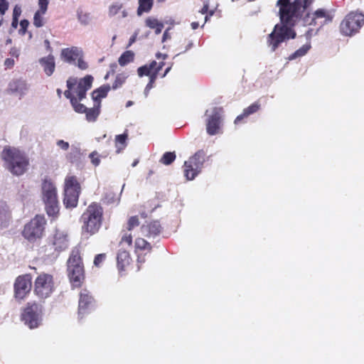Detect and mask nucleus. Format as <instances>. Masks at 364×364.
Segmentation results:
<instances>
[{
	"label": "nucleus",
	"instance_id": "nucleus-1",
	"mask_svg": "<svg viewBox=\"0 0 364 364\" xmlns=\"http://www.w3.org/2000/svg\"><path fill=\"white\" fill-rule=\"evenodd\" d=\"M314 2V0H277L276 6L279 9L278 15L281 23L275 25L267 38L272 51H275L285 40L295 38L296 33L292 28Z\"/></svg>",
	"mask_w": 364,
	"mask_h": 364
},
{
	"label": "nucleus",
	"instance_id": "nucleus-2",
	"mask_svg": "<svg viewBox=\"0 0 364 364\" xmlns=\"http://www.w3.org/2000/svg\"><path fill=\"white\" fill-rule=\"evenodd\" d=\"M93 80V77L87 75L79 80L76 77H70L66 82L68 90L64 92V95L70 100L77 113L83 114L86 112L87 107L79 102L86 97L87 92L92 87Z\"/></svg>",
	"mask_w": 364,
	"mask_h": 364
},
{
	"label": "nucleus",
	"instance_id": "nucleus-3",
	"mask_svg": "<svg viewBox=\"0 0 364 364\" xmlns=\"http://www.w3.org/2000/svg\"><path fill=\"white\" fill-rule=\"evenodd\" d=\"M1 158L5 168L14 176L24 174L29 166V159L25 151L10 146L4 147Z\"/></svg>",
	"mask_w": 364,
	"mask_h": 364
},
{
	"label": "nucleus",
	"instance_id": "nucleus-4",
	"mask_svg": "<svg viewBox=\"0 0 364 364\" xmlns=\"http://www.w3.org/2000/svg\"><path fill=\"white\" fill-rule=\"evenodd\" d=\"M104 210L102 205L97 203H91L80 216L82 235L92 236L97 233L103 222Z\"/></svg>",
	"mask_w": 364,
	"mask_h": 364
},
{
	"label": "nucleus",
	"instance_id": "nucleus-5",
	"mask_svg": "<svg viewBox=\"0 0 364 364\" xmlns=\"http://www.w3.org/2000/svg\"><path fill=\"white\" fill-rule=\"evenodd\" d=\"M67 267L70 282L75 287H80L85 279V268L78 248L72 250L67 262Z\"/></svg>",
	"mask_w": 364,
	"mask_h": 364
},
{
	"label": "nucleus",
	"instance_id": "nucleus-6",
	"mask_svg": "<svg viewBox=\"0 0 364 364\" xmlns=\"http://www.w3.org/2000/svg\"><path fill=\"white\" fill-rule=\"evenodd\" d=\"M42 199L49 216L55 217L59 213L57 189L50 178H45L41 185Z\"/></svg>",
	"mask_w": 364,
	"mask_h": 364
},
{
	"label": "nucleus",
	"instance_id": "nucleus-7",
	"mask_svg": "<svg viewBox=\"0 0 364 364\" xmlns=\"http://www.w3.org/2000/svg\"><path fill=\"white\" fill-rule=\"evenodd\" d=\"M55 291L53 275L41 272L36 277L33 284V294L41 301L50 298Z\"/></svg>",
	"mask_w": 364,
	"mask_h": 364
},
{
	"label": "nucleus",
	"instance_id": "nucleus-8",
	"mask_svg": "<svg viewBox=\"0 0 364 364\" xmlns=\"http://www.w3.org/2000/svg\"><path fill=\"white\" fill-rule=\"evenodd\" d=\"M81 186L75 176H67L64 183L63 203L66 208H73L77 205Z\"/></svg>",
	"mask_w": 364,
	"mask_h": 364
},
{
	"label": "nucleus",
	"instance_id": "nucleus-9",
	"mask_svg": "<svg viewBox=\"0 0 364 364\" xmlns=\"http://www.w3.org/2000/svg\"><path fill=\"white\" fill-rule=\"evenodd\" d=\"M46 225V220L45 217L41 215H36L25 225L22 235L25 239L33 242L43 237Z\"/></svg>",
	"mask_w": 364,
	"mask_h": 364
},
{
	"label": "nucleus",
	"instance_id": "nucleus-10",
	"mask_svg": "<svg viewBox=\"0 0 364 364\" xmlns=\"http://www.w3.org/2000/svg\"><path fill=\"white\" fill-rule=\"evenodd\" d=\"M205 157V151L200 149L184 162L183 172L187 180H193L201 172Z\"/></svg>",
	"mask_w": 364,
	"mask_h": 364
},
{
	"label": "nucleus",
	"instance_id": "nucleus-11",
	"mask_svg": "<svg viewBox=\"0 0 364 364\" xmlns=\"http://www.w3.org/2000/svg\"><path fill=\"white\" fill-rule=\"evenodd\" d=\"M42 306L36 301L28 302L21 314V320L31 329L38 328L41 323Z\"/></svg>",
	"mask_w": 364,
	"mask_h": 364
},
{
	"label": "nucleus",
	"instance_id": "nucleus-12",
	"mask_svg": "<svg viewBox=\"0 0 364 364\" xmlns=\"http://www.w3.org/2000/svg\"><path fill=\"white\" fill-rule=\"evenodd\" d=\"M364 24V15L360 13L350 12L341 23V31L346 36H352L357 33Z\"/></svg>",
	"mask_w": 364,
	"mask_h": 364
},
{
	"label": "nucleus",
	"instance_id": "nucleus-13",
	"mask_svg": "<svg viewBox=\"0 0 364 364\" xmlns=\"http://www.w3.org/2000/svg\"><path fill=\"white\" fill-rule=\"evenodd\" d=\"M32 288V277L30 274L18 276L14 284V296L18 301L25 299Z\"/></svg>",
	"mask_w": 364,
	"mask_h": 364
},
{
	"label": "nucleus",
	"instance_id": "nucleus-14",
	"mask_svg": "<svg viewBox=\"0 0 364 364\" xmlns=\"http://www.w3.org/2000/svg\"><path fill=\"white\" fill-rule=\"evenodd\" d=\"M223 109L217 107H213L210 114H208V110L206 111V131L209 135H216L220 132L223 123Z\"/></svg>",
	"mask_w": 364,
	"mask_h": 364
},
{
	"label": "nucleus",
	"instance_id": "nucleus-15",
	"mask_svg": "<svg viewBox=\"0 0 364 364\" xmlns=\"http://www.w3.org/2000/svg\"><path fill=\"white\" fill-rule=\"evenodd\" d=\"M309 8L302 18L298 21L303 20L304 23L308 25H323L331 22L333 16L331 13L323 9H318L313 13L309 11Z\"/></svg>",
	"mask_w": 364,
	"mask_h": 364
},
{
	"label": "nucleus",
	"instance_id": "nucleus-16",
	"mask_svg": "<svg viewBox=\"0 0 364 364\" xmlns=\"http://www.w3.org/2000/svg\"><path fill=\"white\" fill-rule=\"evenodd\" d=\"M96 301L90 291L83 289L80 294L78 302V314H85L95 306Z\"/></svg>",
	"mask_w": 364,
	"mask_h": 364
},
{
	"label": "nucleus",
	"instance_id": "nucleus-17",
	"mask_svg": "<svg viewBox=\"0 0 364 364\" xmlns=\"http://www.w3.org/2000/svg\"><path fill=\"white\" fill-rule=\"evenodd\" d=\"M142 235L147 237H155L162 231V226L159 220H153L141 226Z\"/></svg>",
	"mask_w": 364,
	"mask_h": 364
},
{
	"label": "nucleus",
	"instance_id": "nucleus-18",
	"mask_svg": "<svg viewBox=\"0 0 364 364\" xmlns=\"http://www.w3.org/2000/svg\"><path fill=\"white\" fill-rule=\"evenodd\" d=\"M132 258L128 251L119 250L117 255V267L119 272H124L130 266Z\"/></svg>",
	"mask_w": 364,
	"mask_h": 364
},
{
	"label": "nucleus",
	"instance_id": "nucleus-19",
	"mask_svg": "<svg viewBox=\"0 0 364 364\" xmlns=\"http://www.w3.org/2000/svg\"><path fill=\"white\" fill-rule=\"evenodd\" d=\"M82 50L77 47L73 46L71 48H64L61 50V58L66 63H73L82 55Z\"/></svg>",
	"mask_w": 364,
	"mask_h": 364
},
{
	"label": "nucleus",
	"instance_id": "nucleus-20",
	"mask_svg": "<svg viewBox=\"0 0 364 364\" xmlns=\"http://www.w3.org/2000/svg\"><path fill=\"white\" fill-rule=\"evenodd\" d=\"M53 245L58 252L65 250L69 245L68 235L62 232L56 231L53 235Z\"/></svg>",
	"mask_w": 364,
	"mask_h": 364
},
{
	"label": "nucleus",
	"instance_id": "nucleus-21",
	"mask_svg": "<svg viewBox=\"0 0 364 364\" xmlns=\"http://www.w3.org/2000/svg\"><path fill=\"white\" fill-rule=\"evenodd\" d=\"M39 63L46 75L50 76L53 75L55 69V58L53 55L50 54L46 57L40 58Z\"/></svg>",
	"mask_w": 364,
	"mask_h": 364
},
{
	"label": "nucleus",
	"instance_id": "nucleus-22",
	"mask_svg": "<svg viewBox=\"0 0 364 364\" xmlns=\"http://www.w3.org/2000/svg\"><path fill=\"white\" fill-rule=\"evenodd\" d=\"M261 105L257 102H255L249 107L245 108L241 114L238 115L235 119L234 123L235 124H239L243 119L248 117L250 115L253 114L258 112L260 109Z\"/></svg>",
	"mask_w": 364,
	"mask_h": 364
},
{
	"label": "nucleus",
	"instance_id": "nucleus-23",
	"mask_svg": "<svg viewBox=\"0 0 364 364\" xmlns=\"http://www.w3.org/2000/svg\"><path fill=\"white\" fill-rule=\"evenodd\" d=\"M110 89V85L106 84L93 90L91 95L94 102H100V105H101V99L107 97Z\"/></svg>",
	"mask_w": 364,
	"mask_h": 364
},
{
	"label": "nucleus",
	"instance_id": "nucleus-24",
	"mask_svg": "<svg viewBox=\"0 0 364 364\" xmlns=\"http://www.w3.org/2000/svg\"><path fill=\"white\" fill-rule=\"evenodd\" d=\"M100 102H94L92 108H87L85 112L87 121L94 122L97 120L100 114Z\"/></svg>",
	"mask_w": 364,
	"mask_h": 364
},
{
	"label": "nucleus",
	"instance_id": "nucleus-25",
	"mask_svg": "<svg viewBox=\"0 0 364 364\" xmlns=\"http://www.w3.org/2000/svg\"><path fill=\"white\" fill-rule=\"evenodd\" d=\"M127 131H126L124 133L122 134H118L115 136L114 145L117 149L116 152L117 154L120 153L126 148V146H127Z\"/></svg>",
	"mask_w": 364,
	"mask_h": 364
},
{
	"label": "nucleus",
	"instance_id": "nucleus-26",
	"mask_svg": "<svg viewBox=\"0 0 364 364\" xmlns=\"http://www.w3.org/2000/svg\"><path fill=\"white\" fill-rule=\"evenodd\" d=\"M157 63L155 60H153L149 64L139 67L137 69L138 75L139 77L149 76L150 77Z\"/></svg>",
	"mask_w": 364,
	"mask_h": 364
},
{
	"label": "nucleus",
	"instance_id": "nucleus-27",
	"mask_svg": "<svg viewBox=\"0 0 364 364\" xmlns=\"http://www.w3.org/2000/svg\"><path fill=\"white\" fill-rule=\"evenodd\" d=\"M311 45L310 41H309L307 43H306L304 45H303L300 48L296 50L294 53L291 54L288 59L289 60H295L298 58H301L304 55H305L308 51L311 49Z\"/></svg>",
	"mask_w": 364,
	"mask_h": 364
},
{
	"label": "nucleus",
	"instance_id": "nucleus-28",
	"mask_svg": "<svg viewBox=\"0 0 364 364\" xmlns=\"http://www.w3.org/2000/svg\"><path fill=\"white\" fill-rule=\"evenodd\" d=\"M26 90V83L21 80H16L9 83V91L11 93H23Z\"/></svg>",
	"mask_w": 364,
	"mask_h": 364
},
{
	"label": "nucleus",
	"instance_id": "nucleus-29",
	"mask_svg": "<svg viewBox=\"0 0 364 364\" xmlns=\"http://www.w3.org/2000/svg\"><path fill=\"white\" fill-rule=\"evenodd\" d=\"M154 4V0H139L137 15L141 16L143 13L149 12Z\"/></svg>",
	"mask_w": 364,
	"mask_h": 364
},
{
	"label": "nucleus",
	"instance_id": "nucleus-30",
	"mask_svg": "<svg viewBox=\"0 0 364 364\" xmlns=\"http://www.w3.org/2000/svg\"><path fill=\"white\" fill-rule=\"evenodd\" d=\"M134 60V53L132 50L124 52L118 59V63L121 66H125Z\"/></svg>",
	"mask_w": 364,
	"mask_h": 364
},
{
	"label": "nucleus",
	"instance_id": "nucleus-31",
	"mask_svg": "<svg viewBox=\"0 0 364 364\" xmlns=\"http://www.w3.org/2000/svg\"><path fill=\"white\" fill-rule=\"evenodd\" d=\"M135 251L137 252L138 250H142V251H148L149 252H151L152 247L149 242H148L146 240L141 237H137L135 240Z\"/></svg>",
	"mask_w": 364,
	"mask_h": 364
},
{
	"label": "nucleus",
	"instance_id": "nucleus-32",
	"mask_svg": "<svg viewBox=\"0 0 364 364\" xmlns=\"http://www.w3.org/2000/svg\"><path fill=\"white\" fill-rule=\"evenodd\" d=\"M176 158V155L174 151H167L163 154L159 161L162 164L167 166L171 164L175 161Z\"/></svg>",
	"mask_w": 364,
	"mask_h": 364
},
{
	"label": "nucleus",
	"instance_id": "nucleus-33",
	"mask_svg": "<svg viewBox=\"0 0 364 364\" xmlns=\"http://www.w3.org/2000/svg\"><path fill=\"white\" fill-rule=\"evenodd\" d=\"M127 77L123 74L119 73L116 76V78L112 84V88L113 90H117L122 86V85L125 82Z\"/></svg>",
	"mask_w": 364,
	"mask_h": 364
},
{
	"label": "nucleus",
	"instance_id": "nucleus-34",
	"mask_svg": "<svg viewBox=\"0 0 364 364\" xmlns=\"http://www.w3.org/2000/svg\"><path fill=\"white\" fill-rule=\"evenodd\" d=\"M44 13H41L40 11H37L33 16V25L37 27L40 28L42 27L44 24L43 22V16L44 15Z\"/></svg>",
	"mask_w": 364,
	"mask_h": 364
},
{
	"label": "nucleus",
	"instance_id": "nucleus-35",
	"mask_svg": "<svg viewBox=\"0 0 364 364\" xmlns=\"http://www.w3.org/2000/svg\"><path fill=\"white\" fill-rule=\"evenodd\" d=\"M139 225V217L137 215L132 216L129 218L127 222V230L129 231H131L133 230L135 227H137Z\"/></svg>",
	"mask_w": 364,
	"mask_h": 364
},
{
	"label": "nucleus",
	"instance_id": "nucleus-36",
	"mask_svg": "<svg viewBox=\"0 0 364 364\" xmlns=\"http://www.w3.org/2000/svg\"><path fill=\"white\" fill-rule=\"evenodd\" d=\"M77 17L80 23L84 25H87L91 20L90 14L83 12L82 11L77 13Z\"/></svg>",
	"mask_w": 364,
	"mask_h": 364
},
{
	"label": "nucleus",
	"instance_id": "nucleus-37",
	"mask_svg": "<svg viewBox=\"0 0 364 364\" xmlns=\"http://www.w3.org/2000/svg\"><path fill=\"white\" fill-rule=\"evenodd\" d=\"M106 257H107V255L105 253H101V254L97 255L94 259V262H93L94 265L96 267H98V268L102 266V264H103V262L105 261Z\"/></svg>",
	"mask_w": 364,
	"mask_h": 364
},
{
	"label": "nucleus",
	"instance_id": "nucleus-38",
	"mask_svg": "<svg viewBox=\"0 0 364 364\" xmlns=\"http://www.w3.org/2000/svg\"><path fill=\"white\" fill-rule=\"evenodd\" d=\"M157 77L158 76L156 75V73H152L151 75L150 76L149 81L147 83V85L145 87V90H144V92L146 95H147L148 92L150 91V90L154 87L155 82L157 79Z\"/></svg>",
	"mask_w": 364,
	"mask_h": 364
},
{
	"label": "nucleus",
	"instance_id": "nucleus-39",
	"mask_svg": "<svg viewBox=\"0 0 364 364\" xmlns=\"http://www.w3.org/2000/svg\"><path fill=\"white\" fill-rule=\"evenodd\" d=\"M208 9H209L208 4H205L203 5L202 9L199 11V14L200 15H205V17H204V23H203L202 26H204L205 23L208 21L209 16H211L213 14V13H214L213 11H210L209 12V15H208L207 13L208 11Z\"/></svg>",
	"mask_w": 364,
	"mask_h": 364
},
{
	"label": "nucleus",
	"instance_id": "nucleus-40",
	"mask_svg": "<svg viewBox=\"0 0 364 364\" xmlns=\"http://www.w3.org/2000/svg\"><path fill=\"white\" fill-rule=\"evenodd\" d=\"M161 22H159L156 18L154 17H148L145 21V24L150 28H154L159 26Z\"/></svg>",
	"mask_w": 364,
	"mask_h": 364
},
{
	"label": "nucleus",
	"instance_id": "nucleus-41",
	"mask_svg": "<svg viewBox=\"0 0 364 364\" xmlns=\"http://www.w3.org/2000/svg\"><path fill=\"white\" fill-rule=\"evenodd\" d=\"M121 244H126L128 247L132 245V235L131 233L125 232L120 240Z\"/></svg>",
	"mask_w": 364,
	"mask_h": 364
},
{
	"label": "nucleus",
	"instance_id": "nucleus-42",
	"mask_svg": "<svg viewBox=\"0 0 364 364\" xmlns=\"http://www.w3.org/2000/svg\"><path fill=\"white\" fill-rule=\"evenodd\" d=\"M76 60H77V66L79 69L85 70L88 68V64L83 58V53H82V55L79 56Z\"/></svg>",
	"mask_w": 364,
	"mask_h": 364
},
{
	"label": "nucleus",
	"instance_id": "nucleus-43",
	"mask_svg": "<svg viewBox=\"0 0 364 364\" xmlns=\"http://www.w3.org/2000/svg\"><path fill=\"white\" fill-rule=\"evenodd\" d=\"M89 157L94 166H97L100 164V159L97 151H94L90 153Z\"/></svg>",
	"mask_w": 364,
	"mask_h": 364
},
{
	"label": "nucleus",
	"instance_id": "nucleus-44",
	"mask_svg": "<svg viewBox=\"0 0 364 364\" xmlns=\"http://www.w3.org/2000/svg\"><path fill=\"white\" fill-rule=\"evenodd\" d=\"M122 9L121 4H113L109 8V15L113 16L119 13L120 9Z\"/></svg>",
	"mask_w": 364,
	"mask_h": 364
},
{
	"label": "nucleus",
	"instance_id": "nucleus-45",
	"mask_svg": "<svg viewBox=\"0 0 364 364\" xmlns=\"http://www.w3.org/2000/svg\"><path fill=\"white\" fill-rule=\"evenodd\" d=\"M38 6L39 9L38 10L41 13H44L47 11L48 6V0H38Z\"/></svg>",
	"mask_w": 364,
	"mask_h": 364
},
{
	"label": "nucleus",
	"instance_id": "nucleus-46",
	"mask_svg": "<svg viewBox=\"0 0 364 364\" xmlns=\"http://www.w3.org/2000/svg\"><path fill=\"white\" fill-rule=\"evenodd\" d=\"M8 9L9 3L6 0H0V15H4Z\"/></svg>",
	"mask_w": 364,
	"mask_h": 364
},
{
	"label": "nucleus",
	"instance_id": "nucleus-47",
	"mask_svg": "<svg viewBox=\"0 0 364 364\" xmlns=\"http://www.w3.org/2000/svg\"><path fill=\"white\" fill-rule=\"evenodd\" d=\"M9 215L8 208L6 204H3L0 207V218H6Z\"/></svg>",
	"mask_w": 364,
	"mask_h": 364
},
{
	"label": "nucleus",
	"instance_id": "nucleus-48",
	"mask_svg": "<svg viewBox=\"0 0 364 364\" xmlns=\"http://www.w3.org/2000/svg\"><path fill=\"white\" fill-rule=\"evenodd\" d=\"M28 25H29V21L28 20L23 19L21 21V22H20L21 30L20 31H21L23 34L26 33V29L28 27Z\"/></svg>",
	"mask_w": 364,
	"mask_h": 364
},
{
	"label": "nucleus",
	"instance_id": "nucleus-49",
	"mask_svg": "<svg viewBox=\"0 0 364 364\" xmlns=\"http://www.w3.org/2000/svg\"><path fill=\"white\" fill-rule=\"evenodd\" d=\"M57 145L63 150H68L69 149V144L63 140H58Z\"/></svg>",
	"mask_w": 364,
	"mask_h": 364
},
{
	"label": "nucleus",
	"instance_id": "nucleus-50",
	"mask_svg": "<svg viewBox=\"0 0 364 364\" xmlns=\"http://www.w3.org/2000/svg\"><path fill=\"white\" fill-rule=\"evenodd\" d=\"M4 65L6 68H11L14 65V60L12 58H6L4 60Z\"/></svg>",
	"mask_w": 364,
	"mask_h": 364
},
{
	"label": "nucleus",
	"instance_id": "nucleus-51",
	"mask_svg": "<svg viewBox=\"0 0 364 364\" xmlns=\"http://www.w3.org/2000/svg\"><path fill=\"white\" fill-rule=\"evenodd\" d=\"M21 13V8L18 7L17 5L14 7V11H13V18H18L20 16Z\"/></svg>",
	"mask_w": 364,
	"mask_h": 364
},
{
	"label": "nucleus",
	"instance_id": "nucleus-52",
	"mask_svg": "<svg viewBox=\"0 0 364 364\" xmlns=\"http://www.w3.org/2000/svg\"><path fill=\"white\" fill-rule=\"evenodd\" d=\"M164 65V62L159 63L158 65H156V66L154 69V71L152 72V73H156V75L158 76L159 71L162 69Z\"/></svg>",
	"mask_w": 364,
	"mask_h": 364
},
{
	"label": "nucleus",
	"instance_id": "nucleus-53",
	"mask_svg": "<svg viewBox=\"0 0 364 364\" xmlns=\"http://www.w3.org/2000/svg\"><path fill=\"white\" fill-rule=\"evenodd\" d=\"M168 30L169 29H166L164 31V34H163V38H162V41L163 42L166 41L167 39H170L171 38V35L168 33Z\"/></svg>",
	"mask_w": 364,
	"mask_h": 364
},
{
	"label": "nucleus",
	"instance_id": "nucleus-54",
	"mask_svg": "<svg viewBox=\"0 0 364 364\" xmlns=\"http://www.w3.org/2000/svg\"><path fill=\"white\" fill-rule=\"evenodd\" d=\"M163 28H164V24H163V23H161L159 26H157L156 27H155L154 28V29H155V33L157 35L161 33Z\"/></svg>",
	"mask_w": 364,
	"mask_h": 364
},
{
	"label": "nucleus",
	"instance_id": "nucleus-55",
	"mask_svg": "<svg viewBox=\"0 0 364 364\" xmlns=\"http://www.w3.org/2000/svg\"><path fill=\"white\" fill-rule=\"evenodd\" d=\"M193 44L192 41H189L188 43L187 46H186L185 49L183 51H181V53H179V54L185 53L187 50H188L189 49H191L193 47Z\"/></svg>",
	"mask_w": 364,
	"mask_h": 364
},
{
	"label": "nucleus",
	"instance_id": "nucleus-56",
	"mask_svg": "<svg viewBox=\"0 0 364 364\" xmlns=\"http://www.w3.org/2000/svg\"><path fill=\"white\" fill-rule=\"evenodd\" d=\"M136 34H134L133 35L129 40V44H128V47L129 46H131L135 41H136Z\"/></svg>",
	"mask_w": 364,
	"mask_h": 364
},
{
	"label": "nucleus",
	"instance_id": "nucleus-57",
	"mask_svg": "<svg viewBox=\"0 0 364 364\" xmlns=\"http://www.w3.org/2000/svg\"><path fill=\"white\" fill-rule=\"evenodd\" d=\"M18 19L13 18L12 22H11V26L14 27V28H16L18 26Z\"/></svg>",
	"mask_w": 364,
	"mask_h": 364
},
{
	"label": "nucleus",
	"instance_id": "nucleus-58",
	"mask_svg": "<svg viewBox=\"0 0 364 364\" xmlns=\"http://www.w3.org/2000/svg\"><path fill=\"white\" fill-rule=\"evenodd\" d=\"M44 44L47 48L48 50L50 51L52 50L51 48V46H50V41L48 40H45L44 41Z\"/></svg>",
	"mask_w": 364,
	"mask_h": 364
},
{
	"label": "nucleus",
	"instance_id": "nucleus-59",
	"mask_svg": "<svg viewBox=\"0 0 364 364\" xmlns=\"http://www.w3.org/2000/svg\"><path fill=\"white\" fill-rule=\"evenodd\" d=\"M156 57L158 59H159V58H163V59L164 60V59H166V58L167 55H166V54H161V53H157L156 54Z\"/></svg>",
	"mask_w": 364,
	"mask_h": 364
},
{
	"label": "nucleus",
	"instance_id": "nucleus-60",
	"mask_svg": "<svg viewBox=\"0 0 364 364\" xmlns=\"http://www.w3.org/2000/svg\"><path fill=\"white\" fill-rule=\"evenodd\" d=\"M199 27V23L198 22H192L191 23V28L193 30L197 29Z\"/></svg>",
	"mask_w": 364,
	"mask_h": 364
},
{
	"label": "nucleus",
	"instance_id": "nucleus-61",
	"mask_svg": "<svg viewBox=\"0 0 364 364\" xmlns=\"http://www.w3.org/2000/svg\"><path fill=\"white\" fill-rule=\"evenodd\" d=\"M171 66H168L166 70H165V72L162 75L161 77H164L171 70Z\"/></svg>",
	"mask_w": 364,
	"mask_h": 364
},
{
	"label": "nucleus",
	"instance_id": "nucleus-62",
	"mask_svg": "<svg viewBox=\"0 0 364 364\" xmlns=\"http://www.w3.org/2000/svg\"><path fill=\"white\" fill-rule=\"evenodd\" d=\"M110 68L112 70V72H114L115 68H117V64L115 63L110 65Z\"/></svg>",
	"mask_w": 364,
	"mask_h": 364
},
{
	"label": "nucleus",
	"instance_id": "nucleus-63",
	"mask_svg": "<svg viewBox=\"0 0 364 364\" xmlns=\"http://www.w3.org/2000/svg\"><path fill=\"white\" fill-rule=\"evenodd\" d=\"M57 93L59 97H61L62 91L60 89H57Z\"/></svg>",
	"mask_w": 364,
	"mask_h": 364
},
{
	"label": "nucleus",
	"instance_id": "nucleus-64",
	"mask_svg": "<svg viewBox=\"0 0 364 364\" xmlns=\"http://www.w3.org/2000/svg\"><path fill=\"white\" fill-rule=\"evenodd\" d=\"M139 163V161L138 160H135L133 164H132V166L134 167L135 166H136V164Z\"/></svg>",
	"mask_w": 364,
	"mask_h": 364
}]
</instances>
